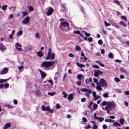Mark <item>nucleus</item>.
<instances>
[{"label": "nucleus", "mask_w": 129, "mask_h": 129, "mask_svg": "<svg viewBox=\"0 0 129 129\" xmlns=\"http://www.w3.org/2000/svg\"><path fill=\"white\" fill-rule=\"evenodd\" d=\"M93 81L94 82L97 84H99V83L98 82V80H97V79H96V78H94L93 79Z\"/></svg>", "instance_id": "27"}, {"label": "nucleus", "mask_w": 129, "mask_h": 129, "mask_svg": "<svg viewBox=\"0 0 129 129\" xmlns=\"http://www.w3.org/2000/svg\"><path fill=\"white\" fill-rule=\"evenodd\" d=\"M55 57V54L54 53H51V49L50 48L48 49V52L46 58V60H49L50 59L53 60Z\"/></svg>", "instance_id": "2"}, {"label": "nucleus", "mask_w": 129, "mask_h": 129, "mask_svg": "<svg viewBox=\"0 0 129 129\" xmlns=\"http://www.w3.org/2000/svg\"><path fill=\"white\" fill-rule=\"evenodd\" d=\"M0 49L2 51H5L6 49L5 47L3 45L2 43H0Z\"/></svg>", "instance_id": "12"}, {"label": "nucleus", "mask_w": 129, "mask_h": 129, "mask_svg": "<svg viewBox=\"0 0 129 129\" xmlns=\"http://www.w3.org/2000/svg\"><path fill=\"white\" fill-rule=\"evenodd\" d=\"M88 41L89 42H92L93 41V39L91 37L88 38Z\"/></svg>", "instance_id": "53"}, {"label": "nucleus", "mask_w": 129, "mask_h": 129, "mask_svg": "<svg viewBox=\"0 0 129 129\" xmlns=\"http://www.w3.org/2000/svg\"><path fill=\"white\" fill-rule=\"evenodd\" d=\"M93 94V96L94 98L96 95V93L94 91H93L92 92Z\"/></svg>", "instance_id": "50"}, {"label": "nucleus", "mask_w": 129, "mask_h": 129, "mask_svg": "<svg viewBox=\"0 0 129 129\" xmlns=\"http://www.w3.org/2000/svg\"><path fill=\"white\" fill-rule=\"evenodd\" d=\"M42 109L43 111H46V107L44 105L42 106Z\"/></svg>", "instance_id": "40"}, {"label": "nucleus", "mask_w": 129, "mask_h": 129, "mask_svg": "<svg viewBox=\"0 0 129 129\" xmlns=\"http://www.w3.org/2000/svg\"><path fill=\"white\" fill-rule=\"evenodd\" d=\"M86 101V99L85 98H82L81 99V101L82 102H84Z\"/></svg>", "instance_id": "62"}, {"label": "nucleus", "mask_w": 129, "mask_h": 129, "mask_svg": "<svg viewBox=\"0 0 129 129\" xmlns=\"http://www.w3.org/2000/svg\"><path fill=\"white\" fill-rule=\"evenodd\" d=\"M7 7V5H4L2 7V9L3 10H6Z\"/></svg>", "instance_id": "41"}, {"label": "nucleus", "mask_w": 129, "mask_h": 129, "mask_svg": "<svg viewBox=\"0 0 129 129\" xmlns=\"http://www.w3.org/2000/svg\"><path fill=\"white\" fill-rule=\"evenodd\" d=\"M8 69L7 68H4L1 71V74H6L8 72Z\"/></svg>", "instance_id": "10"}, {"label": "nucleus", "mask_w": 129, "mask_h": 129, "mask_svg": "<svg viewBox=\"0 0 129 129\" xmlns=\"http://www.w3.org/2000/svg\"><path fill=\"white\" fill-rule=\"evenodd\" d=\"M114 120H112L110 119H106L105 120V121L106 122H109L110 123L112 122H113Z\"/></svg>", "instance_id": "21"}, {"label": "nucleus", "mask_w": 129, "mask_h": 129, "mask_svg": "<svg viewBox=\"0 0 129 129\" xmlns=\"http://www.w3.org/2000/svg\"><path fill=\"white\" fill-rule=\"evenodd\" d=\"M22 31L21 30H20L17 33V36H18V35H19V36H21L22 35Z\"/></svg>", "instance_id": "32"}, {"label": "nucleus", "mask_w": 129, "mask_h": 129, "mask_svg": "<svg viewBox=\"0 0 129 129\" xmlns=\"http://www.w3.org/2000/svg\"><path fill=\"white\" fill-rule=\"evenodd\" d=\"M82 92H87L89 94H91L92 93V91L90 89H87L86 88H83L81 89Z\"/></svg>", "instance_id": "9"}, {"label": "nucleus", "mask_w": 129, "mask_h": 129, "mask_svg": "<svg viewBox=\"0 0 129 129\" xmlns=\"http://www.w3.org/2000/svg\"><path fill=\"white\" fill-rule=\"evenodd\" d=\"M76 50L77 51H80L81 50V48L79 46H76L75 48Z\"/></svg>", "instance_id": "34"}, {"label": "nucleus", "mask_w": 129, "mask_h": 129, "mask_svg": "<svg viewBox=\"0 0 129 129\" xmlns=\"http://www.w3.org/2000/svg\"><path fill=\"white\" fill-rule=\"evenodd\" d=\"M119 121L121 124H123L124 122V120L123 118H121L120 119Z\"/></svg>", "instance_id": "24"}, {"label": "nucleus", "mask_w": 129, "mask_h": 129, "mask_svg": "<svg viewBox=\"0 0 129 129\" xmlns=\"http://www.w3.org/2000/svg\"><path fill=\"white\" fill-rule=\"evenodd\" d=\"M53 11V9L51 8H50L46 12V14L48 16L51 15Z\"/></svg>", "instance_id": "8"}, {"label": "nucleus", "mask_w": 129, "mask_h": 129, "mask_svg": "<svg viewBox=\"0 0 129 129\" xmlns=\"http://www.w3.org/2000/svg\"><path fill=\"white\" fill-rule=\"evenodd\" d=\"M103 129H106L107 128V126L106 125L104 124L103 125Z\"/></svg>", "instance_id": "60"}, {"label": "nucleus", "mask_w": 129, "mask_h": 129, "mask_svg": "<svg viewBox=\"0 0 129 129\" xmlns=\"http://www.w3.org/2000/svg\"><path fill=\"white\" fill-rule=\"evenodd\" d=\"M118 123L116 121H115L113 123V125L114 126H117Z\"/></svg>", "instance_id": "63"}, {"label": "nucleus", "mask_w": 129, "mask_h": 129, "mask_svg": "<svg viewBox=\"0 0 129 129\" xmlns=\"http://www.w3.org/2000/svg\"><path fill=\"white\" fill-rule=\"evenodd\" d=\"M121 18L122 19L124 20L125 21H127V19L126 17L124 16H121Z\"/></svg>", "instance_id": "36"}, {"label": "nucleus", "mask_w": 129, "mask_h": 129, "mask_svg": "<svg viewBox=\"0 0 129 129\" xmlns=\"http://www.w3.org/2000/svg\"><path fill=\"white\" fill-rule=\"evenodd\" d=\"M35 36L38 39H39L40 37L39 36V35L38 33H37L35 35Z\"/></svg>", "instance_id": "56"}, {"label": "nucleus", "mask_w": 129, "mask_h": 129, "mask_svg": "<svg viewBox=\"0 0 129 129\" xmlns=\"http://www.w3.org/2000/svg\"><path fill=\"white\" fill-rule=\"evenodd\" d=\"M76 64L77 66L80 68H83L85 67V66L83 64H80L78 63H77Z\"/></svg>", "instance_id": "15"}, {"label": "nucleus", "mask_w": 129, "mask_h": 129, "mask_svg": "<svg viewBox=\"0 0 129 129\" xmlns=\"http://www.w3.org/2000/svg\"><path fill=\"white\" fill-rule=\"evenodd\" d=\"M56 107L57 109H59L61 107L60 106L59 104H57L56 105Z\"/></svg>", "instance_id": "59"}, {"label": "nucleus", "mask_w": 129, "mask_h": 129, "mask_svg": "<svg viewBox=\"0 0 129 129\" xmlns=\"http://www.w3.org/2000/svg\"><path fill=\"white\" fill-rule=\"evenodd\" d=\"M84 34L87 37H89L90 36V35L89 33H87L86 32L84 31Z\"/></svg>", "instance_id": "42"}, {"label": "nucleus", "mask_w": 129, "mask_h": 129, "mask_svg": "<svg viewBox=\"0 0 129 129\" xmlns=\"http://www.w3.org/2000/svg\"><path fill=\"white\" fill-rule=\"evenodd\" d=\"M98 105L96 104H94L93 105V108L94 110H96L98 108Z\"/></svg>", "instance_id": "30"}, {"label": "nucleus", "mask_w": 129, "mask_h": 129, "mask_svg": "<svg viewBox=\"0 0 129 129\" xmlns=\"http://www.w3.org/2000/svg\"><path fill=\"white\" fill-rule=\"evenodd\" d=\"M15 46L16 48V47H17L20 48L21 47H22V46L19 43H16L15 44Z\"/></svg>", "instance_id": "33"}, {"label": "nucleus", "mask_w": 129, "mask_h": 129, "mask_svg": "<svg viewBox=\"0 0 129 129\" xmlns=\"http://www.w3.org/2000/svg\"><path fill=\"white\" fill-rule=\"evenodd\" d=\"M82 120L83 121L85 122H86L87 120V119L85 117H83Z\"/></svg>", "instance_id": "48"}, {"label": "nucleus", "mask_w": 129, "mask_h": 129, "mask_svg": "<svg viewBox=\"0 0 129 129\" xmlns=\"http://www.w3.org/2000/svg\"><path fill=\"white\" fill-rule=\"evenodd\" d=\"M125 95H129V91H126L125 92Z\"/></svg>", "instance_id": "64"}, {"label": "nucleus", "mask_w": 129, "mask_h": 129, "mask_svg": "<svg viewBox=\"0 0 129 129\" xmlns=\"http://www.w3.org/2000/svg\"><path fill=\"white\" fill-rule=\"evenodd\" d=\"M34 10V8L33 7L31 6H30L29 7V10L31 12L33 11Z\"/></svg>", "instance_id": "44"}, {"label": "nucleus", "mask_w": 129, "mask_h": 129, "mask_svg": "<svg viewBox=\"0 0 129 129\" xmlns=\"http://www.w3.org/2000/svg\"><path fill=\"white\" fill-rule=\"evenodd\" d=\"M119 24L121 25H123L124 27H125L126 26V25L122 21H120L119 22Z\"/></svg>", "instance_id": "28"}, {"label": "nucleus", "mask_w": 129, "mask_h": 129, "mask_svg": "<svg viewBox=\"0 0 129 129\" xmlns=\"http://www.w3.org/2000/svg\"><path fill=\"white\" fill-rule=\"evenodd\" d=\"M102 87L100 84H98L96 88L97 90L101 91L102 90V89L101 88Z\"/></svg>", "instance_id": "14"}, {"label": "nucleus", "mask_w": 129, "mask_h": 129, "mask_svg": "<svg viewBox=\"0 0 129 129\" xmlns=\"http://www.w3.org/2000/svg\"><path fill=\"white\" fill-rule=\"evenodd\" d=\"M98 127V126L96 125H94L93 126L92 129H96Z\"/></svg>", "instance_id": "57"}, {"label": "nucleus", "mask_w": 129, "mask_h": 129, "mask_svg": "<svg viewBox=\"0 0 129 129\" xmlns=\"http://www.w3.org/2000/svg\"><path fill=\"white\" fill-rule=\"evenodd\" d=\"M62 6L63 7V8H64V9L66 10V11H68V9L67 8V7L65 6V4H62Z\"/></svg>", "instance_id": "37"}, {"label": "nucleus", "mask_w": 129, "mask_h": 129, "mask_svg": "<svg viewBox=\"0 0 129 129\" xmlns=\"http://www.w3.org/2000/svg\"><path fill=\"white\" fill-rule=\"evenodd\" d=\"M103 96L105 98H108V94L106 93H105L103 95Z\"/></svg>", "instance_id": "39"}, {"label": "nucleus", "mask_w": 129, "mask_h": 129, "mask_svg": "<svg viewBox=\"0 0 129 129\" xmlns=\"http://www.w3.org/2000/svg\"><path fill=\"white\" fill-rule=\"evenodd\" d=\"M7 80L6 79H0V83H3L4 82H5Z\"/></svg>", "instance_id": "54"}, {"label": "nucleus", "mask_w": 129, "mask_h": 129, "mask_svg": "<svg viewBox=\"0 0 129 129\" xmlns=\"http://www.w3.org/2000/svg\"><path fill=\"white\" fill-rule=\"evenodd\" d=\"M9 86V84L7 83H6L4 85V87L5 88H7Z\"/></svg>", "instance_id": "43"}, {"label": "nucleus", "mask_w": 129, "mask_h": 129, "mask_svg": "<svg viewBox=\"0 0 129 129\" xmlns=\"http://www.w3.org/2000/svg\"><path fill=\"white\" fill-rule=\"evenodd\" d=\"M73 33L75 34H80V32L79 31H74Z\"/></svg>", "instance_id": "55"}, {"label": "nucleus", "mask_w": 129, "mask_h": 129, "mask_svg": "<svg viewBox=\"0 0 129 129\" xmlns=\"http://www.w3.org/2000/svg\"><path fill=\"white\" fill-rule=\"evenodd\" d=\"M120 71L122 72L123 73L124 71H125V70L124 69L123 67H121L120 68Z\"/></svg>", "instance_id": "61"}, {"label": "nucleus", "mask_w": 129, "mask_h": 129, "mask_svg": "<svg viewBox=\"0 0 129 129\" xmlns=\"http://www.w3.org/2000/svg\"><path fill=\"white\" fill-rule=\"evenodd\" d=\"M39 71L40 72V74L42 78L44 79L46 76V74L45 73L42 71L41 69H39Z\"/></svg>", "instance_id": "7"}, {"label": "nucleus", "mask_w": 129, "mask_h": 129, "mask_svg": "<svg viewBox=\"0 0 129 129\" xmlns=\"http://www.w3.org/2000/svg\"><path fill=\"white\" fill-rule=\"evenodd\" d=\"M37 54L39 57H41L43 56L42 53L40 51H39L37 53Z\"/></svg>", "instance_id": "16"}, {"label": "nucleus", "mask_w": 129, "mask_h": 129, "mask_svg": "<svg viewBox=\"0 0 129 129\" xmlns=\"http://www.w3.org/2000/svg\"><path fill=\"white\" fill-rule=\"evenodd\" d=\"M62 93L64 95L63 97L65 98H66L68 95V94H67L64 91H63L62 92Z\"/></svg>", "instance_id": "31"}, {"label": "nucleus", "mask_w": 129, "mask_h": 129, "mask_svg": "<svg viewBox=\"0 0 129 129\" xmlns=\"http://www.w3.org/2000/svg\"><path fill=\"white\" fill-rule=\"evenodd\" d=\"M55 94V93L54 92L53 93H50V92H48V94L49 95H51V96H53V95H54Z\"/></svg>", "instance_id": "47"}, {"label": "nucleus", "mask_w": 129, "mask_h": 129, "mask_svg": "<svg viewBox=\"0 0 129 129\" xmlns=\"http://www.w3.org/2000/svg\"><path fill=\"white\" fill-rule=\"evenodd\" d=\"M22 16H25L27 15V12H26L23 11L22 12Z\"/></svg>", "instance_id": "51"}, {"label": "nucleus", "mask_w": 129, "mask_h": 129, "mask_svg": "<svg viewBox=\"0 0 129 129\" xmlns=\"http://www.w3.org/2000/svg\"><path fill=\"white\" fill-rule=\"evenodd\" d=\"M5 106L8 109H12L14 108L13 106L9 105H5Z\"/></svg>", "instance_id": "22"}, {"label": "nucleus", "mask_w": 129, "mask_h": 129, "mask_svg": "<svg viewBox=\"0 0 129 129\" xmlns=\"http://www.w3.org/2000/svg\"><path fill=\"white\" fill-rule=\"evenodd\" d=\"M113 2L114 3L116 4V5H120V2H119L117 0H115L113 1Z\"/></svg>", "instance_id": "23"}, {"label": "nucleus", "mask_w": 129, "mask_h": 129, "mask_svg": "<svg viewBox=\"0 0 129 129\" xmlns=\"http://www.w3.org/2000/svg\"><path fill=\"white\" fill-rule=\"evenodd\" d=\"M100 96L98 95L97 96H96L94 98V99L95 101H96L97 100L99 99L100 98Z\"/></svg>", "instance_id": "49"}, {"label": "nucleus", "mask_w": 129, "mask_h": 129, "mask_svg": "<svg viewBox=\"0 0 129 129\" xmlns=\"http://www.w3.org/2000/svg\"><path fill=\"white\" fill-rule=\"evenodd\" d=\"M111 24L116 27L117 28H118L119 27V26L118 25H117L114 22H113L112 23H111Z\"/></svg>", "instance_id": "38"}, {"label": "nucleus", "mask_w": 129, "mask_h": 129, "mask_svg": "<svg viewBox=\"0 0 129 129\" xmlns=\"http://www.w3.org/2000/svg\"><path fill=\"white\" fill-rule=\"evenodd\" d=\"M94 76L96 77H98V75H99V74L98 72L97 71V70H95L94 71Z\"/></svg>", "instance_id": "17"}, {"label": "nucleus", "mask_w": 129, "mask_h": 129, "mask_svg": "<svg viewBox=\"0 0 129 129\" xmlns=\"http://www.w3.org/2000/svg\"><path fill=\"white\" fill-rule=\"evenodd\" d=\"M67 99L69 100H72L73 99V94H69L68 95Z\"/></svg>", "instance_id": "13"}, {"label": "nucleus", "mask_w": 129, "mask_h": 129, "mask_svg": "<svg viewBox=\"0 0 129 129\" xmlns=\"http://www.w3.org/2000/svg\"><path fill=\"white\" fill-rule=\"evenodd\" d=\"M114 80L117 82H119L120 81L119 79L117 77L115 78Z\"/></svg>", "instance_id": "35"}, {"label": "nucleus", "mask_w": 129, "mask_h": 129, "mask_svg": "<svg viewBox=\"0 0 129 129\" xmlns=\"http://www.w3.org/2000/svg\"><path fill=\"white\" fill-rule=\"evenodd\" d=\"M112 108L108 106H106L105 107V109L106 110L111 111L112 110Z\"/></svg>", "instance_id": "19"}, {"label": "nucleus", "mask_w": 129, "mask_h": 129, "mask_svg": "<svg viewBox=\"0 0 129 129\" xmlns=\"http://www.w3.org/2000/svg\"><path fill=\"white\" fill-rule=\"evenodd\" d=\"M93 103L92 102H91L89 104V106L88 107V108H91V106L93 104Z\"/></svg>", "instance_id": "58"}, {"label": "nucleus", "mask_w": 129, "mask_h": 129, "mask_svg": "<svg viewBox=\"0 0 129 129\" xmlns=\"http://www.w3.org/2000/svg\"><path fill=\"white\" fill-rule=\"evenodd\" d=\"M36 94L39 97H40L41 95V93L39 90H37L36 92Z\"/></svg>", "instance_id": "18"}, {"label": "nucleus", "mask_w": 129, "mask_h": 129, "mask_svg": "<svg viewBox=\"0 0 129 129\" xmlns=\"http://www.w3.org/2000/svg\"><path fill=\"white\" fill-rule=\"evenodd\" d=\"M98 43L100 45H101L103 44V41L101 40H100L98 41Z\"/></svg>", "instance_id": "45"}, {"label": "nucleus", "mask_w": 129, "mask_h": 129, "mask_svg": "<svg viewBox=\"0 0 129 129\" xmlns=\"http://www.w3.org/2000/svg\"><path fill=\"white\" fill-rule=\"evenodd\" d=\"M59 27L60 29L63 30L62 28L64 27H66L68 28L69 27V23L66 21H62L60 23L59 25Z\"/></svg>", "instance_id": "3"}, {"label": "nucleus", "mask_w": 129, "mask_h": 129, "mask_svg": "<svg viewBox=\"0 0 129 129\" xmlns=\"http://www.w3.org/2000/svg\"><path fill=\"white\" fill-rule=\"evenodd\" d=\"M107 105L108 106L112 108L113 109H114L116 106L113 102H108Z\"/></svg>", "instance_id": "6"}, {"label": "nucleus", "mask_w": 129, "mask_h": 129, "mask_svg": "<svg viewBox=\"0 0 129 129\" xmlns=\"http://www.w3.org/2000/svg\"><path fill=\"white\" fill-rule=\"evenodd\" d=\"M108 56L109 58L111 59L113 58H114V56H113V54L112 53H109Z\"/></svg>", "instance_id": "20"}, {"label": "nucleus", "mask_w": 129, "mask_h": 129, "mask_svg": "<svg viewBox=\"0 0 129 129\" xmlns=\"http://www.w3.org/2000/svg\"><path fill=\"white\" fill-rule=\"evenodd\" d=\"M11 124L10 123H6L4 125L3 129H7L10 127Z\"/></svg>", "instance_id": "11"}, {"label": "nucleus", "mask_w": 129, "mask_h": 129, "mask_svg": "<svg viewBox=\"0 0 129 129\" xmlns=\"http://www.w3.org/2000/svg\"><path fill=\"white\" fill-rule=\"evenodd\" d=\"M99 84L102 87H106L108 86L107 83L103 79H102L100 80Z\"/></svg>", "instance_id": "4"}, {"label": "nucleus", "mask_w": 129, "mask_h": 129, "mask_svg": "<svg viewBox=\"0 0 129 129\" xmlns=\"http://www.w3.org/2000/svg\"><path fill=\"white\" fill-rule=\"evenodd\" d=\"M30 19L28 16L26 17L22 21V23L23 24H26L28 23L29 22Z\"/></svg>", "instance_id": "5"}, {"label": "nucleus", "mask_w": 129, "mask_h": 129, "mask_svg": "<svg viewBox=\"0 0 129 129\" xmlns=\"http://www.w3.org/2000/svg\"><path fill=\"white\" fill-rule=\"evenodd\" d=\"M92 67L95 69H99V67L96 65H93L92 66Z\"/></svg>", "instance_id": "29"}, {"label": "nucleus", "mask_w": 129, "mask_h": 129, "mask_svg": "<svg viewBox=\"0 0 129 129\" xmlns=\"http://www.w3.org/2000/svg\"><path fill=\"white\" fill-rule=\"evenodd\" d=\"M83 77V75L81 74H79L77 75V78L78 79L80 80L81 78L82 77Z\"/></svg>", "instance_id": "26"}, {"label": "nucleus", "mask_w": 129, "mask_h": 129, "mask_svg": "<svg viewBox=\"0 0 129 129\" xmlns=\"http://www.w3.org/2000/svg\"><path fill=\"white\" fill-rule=\"evenodd\" d=\"M55 62V61H54L52 62L51 61H44L42 63L41 65V67L46 68H48L53 65Z\"/></svg>", "instance_id": "1"}, {"label": "nucleus", "mask_w": 129, "mask_h": 129, "mask_svg": "<svg viewBox=\"0 0 129 129\" xmlns=\"http://www.w3.org/2000/svg\"><path fill=\"white\" fill-rule=\"evenodd\" d=\"M104 120V118L103 117L99 118L98 120L100 122H102Z\"/></svg>", "instance_id": "46"}, {"label": "nucleus", "mask_w": 129, "mask_h": 129, "mask_svg": "<svg viewBox=\"0 0 129 129\" xmlns=\"http://www.w3.org/2000/svg\"><path fill=\"white\" fill-rule=\"evenodd\" d=\"M108 102H106L105 101H104L102 103V105L103 106H105L107 105Z\"/></svg>", "instance_id": "25"}, {"label": "nucleus", "mask_w": 129, "mask_h": 129, "mask_svg": "<svg viewBox=\"0 0 129 129\" xmlns=\"http://www.w3.org/2000/svg\"><path fill=\"white\" fill-rule=\"evenodd\" d=\"M69 57H74V54H73L70 53L69 55Z\"/></svg>", "instance_id": "52"}]
</instances>
